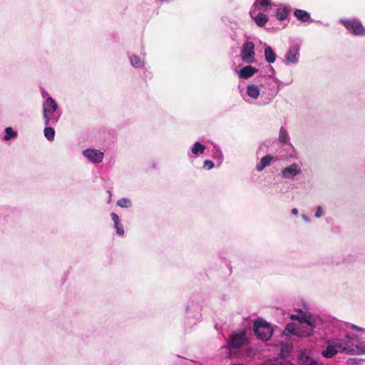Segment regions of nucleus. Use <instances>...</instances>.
<instances>
[{
    "instance_id": "1",
    "label": "nucleus",
    "mask_w": 365,
    "mask_h": 365,
    "mask_svg": "<svg viewBox=\"0 0 365 365\" xmlns=\"http://www.w3.org/2000/svg\"><path fill=\"white\" fill-rule=\"evenodd\" d=\"M290 318L297 322L287 324L285 330L292 334L302 337L312 335L314 329L322 324L321 318L318 316L302 312L292 314Z\"/></svg>"
},
{
    "instance_id": "20",
    "label": "nucleus",
    "mask_w": 365,
    "mask_h": 365,
    "mask_svg": "<svg viewBox=\"0 0 365 365\" xmlns=\"http://www.w3.org/2000/svg\"><path fill=\"white\" fill-rule=\"evenodd\" d=\"M206 147L200 142H195L191 148V153L195 156L202 154L205 150Z\"/></svg>"
},
{
    "instance_id": "31",
    "label": "nucleus",
    "mask_w": 365,
    "mask_h": 365,
    "mask_svg": "<svg viewBox=\"0 0 365 365\" xmlns=\"http://www.w3.org/2000/svg\"><path fill=\"white\" fill-rule=\"evenodd\" d=\"M110 216L113 221L114 222V224H118V222H120V220L117 214L113 212L111 213Z\"/></svg>"
},
{
    "instance_id": "3",
    "label": "nucleus",
    "mask_w": 365,
    "mask_h": 365,
    "mask_svg": "<svg viewBox=\"0 0 365 365\" xmlns=\"http://www.w3.org/2000/svg\"><path fill=\"white\" fill-rule=\"evenodd\" d=\"M349 340L347 341L341 339H333L327 342V347L322 351V355L326 358H331L339 352L349 354Z\"/></svg>"
},
{
    "instance_id": "19",
    "label": "nucleus",
    "mask_w": 365,
    "mask_h": 365,
    "mask_svg": "<svg viewBox=\"0 0 365 365\" xmlns=\"http://www.w3.org/2000/svg\"><path fill=\"white\" fill-rule=\"evenodd\" d=\"M265 60L269 63H272L276 60V55L270 46H267L264 49Z\"/></svg>"
},
{
    "instance_id": "28",
    "label": "nucleus",
    "mask_w": 365,
    "mask_h": 365,
    "mask_svg": "<svg viewBox=\"0 0 365 365\" xmlns=\"http://www.w3.org/2000/svg\"><path fill=\"white\" fill-rule=\"evenodd\" d=\"M115 227L116 229L117 234L120 235H123L124 234V230L120 222H118V224H115Z\"/></svg>"
},
{
    "instance_id": "25",
    "label": "nucleus",
    "mask_w": 365,
    "mask_h": 365,
    "mask_svg": "<svg viewBox=\"0 0 365 365\" xmlns=\"http://www.w3.org/2000/svg\"><path fill=\"white\" fill-rule=\"evenodd\" d=\"M6 134L4 135L5 140H9L11 138H15L17 136L16 132L14 131L11 128L8 127L5 130Z\"/></svg>"
},
{
    "instance_id": "34",
    "label": "nucleus",
    "mask_w": 365,
    "mask_h": 365,
    "mask_svg": "<svg viewBox=\"0 0 365 365\" xmlns=\"http://www.w3.org/2000/svg\"><path fill=\"white\" fill-rule=\"evenodd\" d=\"M41 95H42V97L46 100L47 99L48 97H50L48 93L45 91L44 90H42L41 91Z\"/></svg>"
},
{
    "instance_id": "9",
    "label": "nucleus",
    "mask_w": 365,
    "mask_h": 365,
    "mask_svg": "<svg viewBox=\"0 0 365 365\" xmlns=\"http://www.w3.org/2000/svg\"><path fill=\"white\" fill-rule=\"evenodd\" d=\"M301 173L302 167L298 163H293L281 171L282 177L284 179H292Z\"/></svg>"
},
{
    "instance_id": "17",
    "label": "nucleus",
    "mask_w": 365,
    "mask_h": 365,
    "mask_svg": "<svg viewBox=\"0 0 365 365\" xmlns=\"http://www.w3.org/2000/svg\"><path fill=\"white\" fill-rule=\"evenodd\" d=\"M273 160L270 155H266L260 159L256 165V170L259 172L262 171L265 168L269 166Z\"/></svg>"
},
{
    "instance_id": "18",
    "label": "nucleus",
    "mask_w": 365,
    "mask_h": 365,
    "mask_svg": "<svg viewBox=\"0 0 365 365\" xmlns=\"http://www.w3.org/2000/svg\"><path fill=\"white\" fill-rule=\"evenodd\" d=\"M294 16L297 17L298 20L302 21L303 22H307L310 19L309 14L307 11L302 9L295 10Z\"/></svg>"
},
{
    "instance_id": "26",
    "label": "nucleus",
    "mask_w": 365,
    "mask_h": 365,
    "mask_svg": "<svg viewBox=\"0 0 365 365\" xmlns=\"http://www.w3.org/2000/svg\"><path fill=\"white\" fill-rule=\"evenodd\" d=\"M117 205L121 207H130L131 206V202L127 198H121L118 200Z\"/></svg>"
},
{
    "instance_id": "10",
    "label": "nucleus",
    "mask_w": 365,
    "mask_h": 365,
    "mask_svg": "<svg viewBox=\"0 0 365 365\" xmlns=\"http://www.w3.org/2000/svg\"><path fill=\"white\" fill-rule=\"evenodd\" d=\"M83 155L93 163H100L104 158L103 153L97 149H86L83 151Z\"/></svg>"
},
{
    "instance_id": "21",
    "label": "nucleus",
    "mask_w": 365,
    "mask_h": 365,
    "mask_svg": "<svg viewBox=\"0 0 365 365\" xmlns=\"http://www.w3.org/2000/svg\"><path fill=\"white\" fill-rule=\"evenodd\" d=\"M130 63L135 68H141L144 66V62L138 56L133 55L130 56Z\"/></svg>"
},
{
    "instance_id": "5",
    "label": "nucleus",
    "mask_w": 365,
    "mask_h": 365,
    "mask_svg": "<svg viewBox=\"0 0 365 365\" xmlns=\"http://www.w3.org/2000/svg\"><path fill=\"white\" fill-rule=\"evenodd\" d=\"M249 344V339L247 336V332L245 329H241L232 333L230 336V349L233 348H240Z\"/></svg>"
},
{
    "instance_id": "16",
    "label": "nucleus",
    "mask_w": 365,
    "mask_h": 365,
    "mask_svg": "<svg viewBox=\"0 0 365 365\" xmlns=\"http://www.w3.org/2000/svg\"><path fill=\"white\" fill-rule=\"evenodd\" d=\"M253 20L255 21V24L259 26H263L266 24V23L268 21V17L266 14L257 11L253 14H250Z\"/></svg>"
},
{
    "instance_id": "4",
    "label": "nucleus",
    "mask_w": 365,
    "mask_h": 365,
    "mask_svg": "<svg viewBox=\"0 0 365 365\" xmlns=\"http://www.w3.org/2000/svg\"><path fill=\"white\" fill-rule=\"evenodd\" d=\"M253 330L256 336L262 341L269 340L273 334L271 324L262 318L255 320Z\"/></svg>"
},
{
    "instance_id": "32",
    "label": "nucleus",
    "mask_w": 365,
    "mask_h": 365,
    "mask_svg": "<svg viewBox=\"0 0 365 365\" xmlns=\"http://www.w3.org/2000/svg\"><path fill=\"white\" fill-rule=\"evenodd\" d=\"M290 350L289 346H284L281 349V355L283 356L285 352H289Z\"/></svg>"
},
{
    "instance_id": "11",
    "label": "nucleus",
    "mask_w": 365,
    "mask_h": 365,
    "mask_svg": "<svg viewBox=\"0 0 365 365\" xmlns=\"http://www.w3.org/2000/svg\"><path fill=\"white\" fill-rule=\"evenodd\" d=\"M299 46L294 45L291 46L285 55V64H297L299 61Z\"/></svg>"
},
{
    "instance_id": "24",
    "label": "nucleus",
    "mask_w": 365,
    "mask_h": 365,
    "mask_svg": "<svg viewBox=\"0 0 365 365\" xmlns=\"http://www.w3.org/2000/svg\"><path fill=\"white\" fill-rule=\"evenodd\" d=\"M288 15V11L284 7L277 9L276 12V16L279 20H284Z\"/></svg>"
},
{
    "instance_id": "8",
    "label": "nucleus",
    "mask_w": 365,
    "mask_h": 365,
    "mask_svg": "<svg viewBox=\"0 0 365 365\" xmlns=\"http://www.w3.org/2000/svg\"><path fill=\"white\" fill-rule=\"evenodd\" d=\"M341 21L343 23L346 29L356 36H364L365 29L362 26L360 21L356 19L346 20L341 19Z\"/></svg>"
},
{
    "instance_id": "6",
    "label": "nucleus",
    "mask_w": 365,
    "mask_h": 365,
    "mask_svg": "<svg viewBox=\"0 0 365 365\" xmlns=\"http://www.w3.org/2000/svg\"><path fill=\"white\" fill-rule=\"evenodd\" d=\"M346 337L349 340L350 354H365V341H359V335L346 334Z\"/></svg>"
},
{
    "instance_id": "27",
    "label": "nucleus",
    "mask_w": 365,
    "mask_h": 365,
    "mask_svg": "<svg viewBox=\"0 0 365 365\" xmlns=\"http://www.w3.org/2000/svg\"><path fill=\"white\" fill-rule=\"evenodd\" d=\"M288 139H289V135H288L287 132L284 129L281 128L279 130V141L284 143L287 142Z\"/></svg>"
},
{
    "instance_id": "12",
    "label": "nucleus",
    "mask_w": 365,
    "mask_h": 365,
    "mask_svg": "<svg viewBox=\"0 0 365 365\" xmlns=\"http://www.w3.org/2000/svg\"><path fill=\"white\" fill-rule=\"evenodd\" d=\"M235 72L240 78L247 79L257 73L258 72V69L250 65H247L240 68L236 69Z\"/></svg>"
},
{
    "instance_id": "30",
    "label": "nucleus",
    "mask_w": 365,
    "mask_h": 365,
    "mask_svg": "<svg viewBox=\"0 0 365 365\" xmlns=\"http://www.w3.org/2000/svg\"><path fill=\"white\" fill-rule=\"evenodd\" d=\"M324 215V211H323V209L321 206H319L317 207V210H316V212H315V217L317 218H319L321 217L322 215Z\"/></svg>"
},
{
    "instance_id": "35",
    "label": "nucleus",
    "mask_w": 365,
    "mask_h": 365,
    "mask_svg": "<svg viewBox=\"0 0 365 365\" xmlns=\"http://www.w3.org/2000/svg\"><path fill=\"white\" fill-rule=\"evenodd\" d=\"M302 217L303 220H304L305 222H309V218L307 215H302Z\"/></svg>"
},
{
    "instance_id": "7",
    "label": "nucleus",
    "mask_w": 365,
    "mask_h": 365,
    "mask_svg": "<svg viewBox=\"0 0 365 365\" xmlns=\"http://www.w3.org/2000/svg\"><path fill=\"white\" fill-rule=\"evenodd\" d=\"M241 59L247 63H252L255 62V45L252 42L247 41L242 46L241 53Z\"/></svg>"
},
{
    "instance_id": "23",
    "label": "nucleus",
    "mask_w": 365,
    "mask_h": 365,
    "mask_svg": "<svg viewBox=\"0 0 365 365\" xmlns=\"http://www.w3.org/2000/svg\"><path fill=\"white\" fill-rule=\"evenodd\" d=\"M44 136L49 140L53 141L55 136V131L51 127H46L43 130Z\"/></svg>"
},
{
    "instance_id": "13",
    "label": "nucleus",
    "mask_w": 365,
    "mask_h": 365,
    "mask_svg": "<svg viewBox=\"0 0 365 365\" xmlns=\"http://www.w3.org/2000/svg\"><path fill=\"white\" fill-rule=\"evenodd\" d=\"M271 5V0H255L252 6L251 7L250 14H255V13L259 11L261 9L266 11Z\"/></svg>"
},
{
    "instance_id": "33",
    "label": "nucleus",
    "mask_w": 365,
    "mask_h": 365,
    "mask_svg": "<svg viewBox=\"0 0 365 365\" xmlns=\"http://www.w3.org/2000/svg\"><path fill=\"white\" fill-rule=\"evenodd\" d=\"M351 327L354 329H356V330H359L360 331H363V332H365V329H362L361 327H359L356 325H351Z\"/></svg>"
},
{
    "instance_id": "2",
    "label": "nucleus",
    "mask_w": 365,
    "mask_h": 365,
    "mask_svg": "<svg viewBox=\"0 0 365 365\" xmlns=\"http://www.w3.org/2000/svg\"><path fill=\"white\" fill-rule=\"evenodd\" d=\"M43 119L46 125H55L60 117L58 113V103L51 97H48L43 103Z\"/></svg>"
},
{
    "instance_id": "22",
    "label": "nucleus",
    "mask_w": 365,
    "mask_h": 365,
    "mask_svg": "<svg viewBox=\"0 0 365 365\" xmlns=\"http://www.w3.org/2000/svg\"><path fill=\"white\" fill-rule=\"evenodd\" d=\"M267 365H294L289 360L285 359H272L269 360Z\"/></svg>"
},
{
    "instance_id": "36",
    "label": "nucleus",
    "mask_w": 365,
    "mask_h": 365,
    "mask_svg": "<svg viewBox=\"0 0 365 365\" xmlns=\"http://www.w3.org/2000/svg\"><path fill=\"white\" fill-rule=\"evenodd\" d=\"M292 214L294 215H297L298 214V210L297 208H293L292 210Z\"/></svg>"
},
{
    "instance_id": "15",
    "label": "nucleus",
    "mask_w": 365,
    "mask_h": 365,
    "mask_svg": "<svg viewBox=\"0 0 365 365\" xmlns=\"http://www.w3.org/2000/svg\"><path fill=\"white\" fill-rule=\"evenodd\" d=\"M246 94L252 100H257L260 95V88L259 86L250 83L246 87Z\"/></svg>"
},
{
    "instance_id": "14",
    "label": "nucleus",
    "mask_w": 365,
    "mask_h": 365,
    "mask_svg": "<svg viewBox=\"0 0 365 365\" xmlns=\"http://www.w3.org/2000/svg\"><path fill=\"white\" fill-rule=\"evenodd\" d=\"M299 365H323L317 360L310 358L306 353V350H301L299 357Z\"/></svg>"
},
{
    "instance_id": "29",
    "label": "nucleus",
    "mask_w": 365,
    "mask_h": 365,
    "mask_svg": "<svg viewBox=\"0 0 365 365\" xmlns=\"http://www.w3.org/2000/svg\"><path fill=\"white\" fill-rule=\"evenodd\" d=\"M214 167L212 161L207 160L204 162V168L207 170H210Z\"/></svg>"
}]
</instances>
